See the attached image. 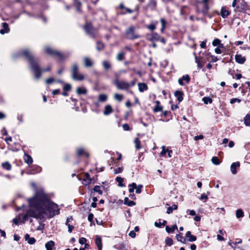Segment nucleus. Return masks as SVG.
Instances as JSON below:
<instances>
[{"label": "nucleus", "mask_w": 250, "mask_h": 250, "mask_svg": "<svg viewBox=\"0 0 250 250\" xmlns=\"http://www.w3.org/2000/svg\"><path fill=\"white\" fill-rule=\"evenodd\" d=\"M134 142L136 148L139 150L141 148V142L139 139L138 138H135Z\"/></svg>", "instance_id": "32"}, {"label": "nucleus", "mask_w": 250, "mask_h": 250, "mask_svg": "<svg viewBox=\"0 0 250 250\" xmlns=\"http://www.w3.org/2000/svg\"><path fill=\"white\" fill-rule=\"evenodd\" d=\"M147 28L150 30L151 31L154 30L156 27L155 25L153 24H151L147 26Z\"/></svg>", "instance_id": "60"}, {"label": "nucleus", "mask_w": 250, "mask_h": 250, "mask_svg": "<svg viewBox=\"0 0 250 250\" xmlns=\"http://www.w3.org/2000/svg\"><path fill=\"white\" fill-rule=\"evenodd\" d=\"M66 226H68V231L69 232V233H71L73 230V229H74V226L73 225H71L70 224H68V225H67Z\"/></svg>", "instance_id": "63"}, {"label": "nucleus", "mask_w": 250, "mask_h": 250, "mask_svg": "<svg viewBox=\"0 0 250 250\" xmlns=\"http://www.w3.org/2000/svg\"><path fill=\"white\" fill-rule=\"evenodd\" d=\"M208 197L207 195H206L205 193H203L201 194V197H200V199L201 200H205V201H204V202H206V201L208 200Z\"/></svg>", "instance_id": "58"}, {"label": "nucleus", "mask_w": 250, "mask_h": 250, "mask_svg": "<svg viewBox=\"0 0 250 250\" xmlns=\"http://www.w3.org/2000/svg\"><path fill=\"white\" fill-rule=\"evenodd\" d=\"M160 38L159 35L156 33H153L146 35V40L152 42L158 41Z\"/></svg>", "instance_id": "9"}, {"label": "nucleus", "mask_w": 250, "mask_h": 250, "mask_svg": "<svg viewBox=\"0 0 250 250\" xmlns=\"http://www.w3.org/2000/svg\"><path fill=\"white\" fill-rule=\"evenodd\" d=\"M211 162L215 165H219L220 164L219 158L216 156H214L212 158Z\"/></svg>", "instance_id": "38"}, {"label": "nucleus", "mask_w": 250, "mask_h": 250, "mask_svg": "<svg viewBox=\"0 0 250 250\" xmlns=\"http://www.w3.org/2000/svg\"><path fill=\"white\" fill-rule=\"evenodd\" d=\"M166 244L168 246H171L173 245V240L168 237H167L165 239Z\"/></svg>", "instance_id": "42"}, {"label": "nucleus", "mask_w": 250, "mask_h": 250, "mask_svg": "<svg viewBox=\"0 0 250 250\" xmlns=\"http://www.w3.org/2000/svg\"><path fill=\"white\" fill-rule=\"evenodd\" d=\"M244 216V212L241 209H238L236 211V216L237 218H242Z\"/></svg>", "instance_id": "31"}, {"label": "nucleus", "mask_w": 250, "mask_h": 250, "mask_svg": "<svg viewBox=\"0 0 250 250\" xmlns=\"http://www.w3.org/2000/svg\"><path fill=\"white\" fill-rule=\"evenodd\" d=\"M241 2V8L243 10H247L249 8L247 2H245L244 0H240Z\"/></svg>", "instance_id": "34"}, {"label": "nucleus", "mask_w": 250, "mask_h": 250, "mask_svg": "<svg viewBox=\"0 0 250 250\" xmlns=\"http://www.w3.org/2000/svg\"><path fill=\"white\" fill-rule=\"evenodd\" d=\"M17 119L19 121L20 123H22L23 122V115H18L17 116Z\"/></svg>", "instance_id": "62"}, {"label": "nucleus", "mask_w": 250, "mask_h": 250, "mask_svg": "<svg viewBox=\"0 0 250 250\" xmlns=\"http://www.w3.org/2000/svg\"><path fill=\"white\" fill-rule=\"evenodd\" d=\"M95 241L98 250H102L103 245L101 238L99 236H97Z\"/></svg>", "instance_id": "15"}, {"label": "nucleus", "mask_w": 250, "mask_h": 250, "mask_svg": "<svg viewBox=\"0 0 250 250\" xmlns=\"http://www.w3.org/2000/svg\"><path fill=\"white\" fill-rule=\"evenodd\" d=\"M193 54L194 56L195 62L197 64H198V63H201L202 62V59L201 58H198L195 52H193Z\"/></svg>", "instance_id": "47"}, {"label": "nucleus", "mask_w": 250, "mask_h": 250, "mask_svg": "<svg viewBox=\"0 0 250 250\" xmlns=\"http://www.w3.org/2000/svg\"><path fill=\"white\" fill-rule=\"evenodd\" d=\"M71 73L72 78L75 81H81L84 79V75L79 73V67L76 63L72 64Z\"/></svg>", "instance_id": "4"}, {"label": "nucleus", "mask_w": 250, "mask_h": 250, "mask_svg": "<svg viewBox=\"0 0 250 250\" xmlns=\"http://www.w3.org/2000/svg\"><path fill=\"white\" fill-rule=\"evenodd\" d=\"M31 207L36 209H29L23 216L25 221L29 217L39 218L42 214H45L49 218H52L60 213L58 205L51 201L48 196L43 191L37 192L34 196L28 200Z\"/></svg>", "instance_id": "1"}, {"label": "nucleus", "mask_w": 250, "mask_h": 250, "mask_svg": "<svg viewBox=\"0 0 250 250\" xmlns=\"http://www.w3.org/2000/svg\"><path fill=\"white\" fill-rule=\"evenodd\" d=\"M84 66L86 67H91L93 65V62L88 58L84 59Z\"/></svg>", "instance_id": "26"}, {"label": "nucleus", "mask_w": 250, "mask_h": 250, "mask_svg": "<svg viewBox=\"0 0 250 250\" xmlns=\"http://www.w3.org/2000/svg\"><path fill=\"white\" fill-rule=\"evenodd\" d=\"M160 102L159 101H156V105L155 106L154 109H153V111L154 112H159V111H161L163 109V107L162 106H159V104H160Z\"/></svg>", "instance_id": "24"}, {"label": "nucleus", "mask_w": 250, "mask_h": 250, "mask_svg": "<svg viewBox=\"0 0 250 250\" xmlns=\"http://www.w3.org/2000/svg\"><path fill=\"white\" fill-rule=\"evenodd\" d=\"M104 45L103 42H97L96 44V48L98 51H101L104 49Z\"/></svg>", "instance_id": "29"}, {"label": "nucleus", "mask_w": 250, "mask_h": 250, "mask_svg": "<svg viewBox=\"0 0 250 250\" xmlns=\"http://www.w3.org/2000/svg\"><path fill=\"white\" fill-rule=\"evenodd\" d=\"M2 166L3 168H4L7 170H10L11 169V165L8 162H5L2 163Z\"/></svg>", "instance_id": "35"}, {"label": "nucleus", "mask_w": 250, "mask_h": 250, "mask_svg": "<svg viewBox=\"0 0 250 250\" xmlns=\"http://www.w3.org/2000/svg\"><path fill=\"white\" fill-rule=\"evenodd\" d=\"M176 237L178 241H180L183 243H185L186 240V238L182 236V233H179V234H177Z\"/></svg>", "instance_id": "27"}, {"label": "nucleus", "mask_w": 250, "mask_h": 250, "mask_svg": "<svg viewBox=\"0 0 250 250\" xmlns=\"http://www.w3.org/2000/svg\"><path fill=\"white\" fill-rule=\"evenodd\" d=\"M76 93L78 95H85L87 93V89L84 87H78L76 89Z\"/></svg>", "instance_id": "16"}, {"label": "nucleus", "mask_w": 250, "mask_h": 250, "mask_svg": "<svg viewBox=\"0 0 250 250\" xmlns=\"http://www.w3.org/2000/svg\"><path fill=\"white\" fill-rule=\"evenodd\" d=\"M202 101L205 104H211L212 102V99L208 97H205L203 98Z\"/></svg>", "instance_id": "39"}, {"label": "nucleus", "mask_w": 250, "mask_h": 250, "mask_svg": "<svg viewBox=\"0 0 250 250\" xmlns=\"http://www.w3.org/2000/svg\"><path fill=\"white\" fill-rule=\"evenodd\" d=\"M123 128L125 131L130 130V128L127 124H124L123 125Z\"/></svg>", "instance_id": "53"}, {"label": "nucleus", "mask_w": 250, "mask_h": 250, "mask_svg": "<svg viewBox=\"0 0 250 250\" xmlns=\"http://www.w3.org/2000/svg\"><path fill=\"white\" fill-rule=\"evenodd\" d=\"M116 181L118 183V186L119 187H122L124 185L123 184V182L124 181V179L121 177H117L116 178Z\"/></svg>", "instance_id": "40"}, {"label": "nucleus", "mask_w": 250, "mask_h": 250, "mask_svg": "<svg viewBox=\"0 0 250 250\" xmlns=\"http://www.w3.org/2000/svg\"><path fill=\"white\" fill-rule=\"evenodd\" d=\"M2 28L0 30V33L1 34H4L5 33H8L10 31V29L8 26V23L6 22H3L2 23Z\"/></svg>", "instance_id": "11"}, {"label": "nucleus", "mask_w": 250, "mask_h": 250, "mask_svg": "<svg viewBox=\"0 0 250 250\" xmlns=\"http://www.w3.org/2000/svg\"><path fill=\"white\" fill-rule=\"evenodd\" d=\"M244 123L246 125H250V115L247 114L244 118Z\"/></svg>", "instance_id": "37"}, {"label": "nucleus", "mask_w": 250, "mask_h": 250, "mask_svg": "<svg viewBox=\"0 0 250 250\" xmlns=\"http://www.w3.org/2000/svg\"><path fill=\"white\" fill-rule=\"evenodd\" d=\"M209 9L208 4H204V6L202 10V13L204 15H206Z\"/></svg>", "instance_id": "33"}, {"label": "nucleus", "mask_w": 250, "mask_h": 250, "mask_svg": "<svg viewBox=\"0 0 250 250\" xmlns=\"http://www.w3.org/2000/svg\"><path fill=\"white\" fill-rule=\"evenodd\" d=\"M177 229L178 227L176 224L174 225L172 227L167 226L166 227V230L167 233L173 232L175 229Z\"/></svg>", "instance_id": "22"}, {"label": "nucleus", "mask_w": 250, "mask_h": 250, "mask_svg": "<svg viewBox=\"0 0 250 250\" xmlns=\"http://www.w3.org/2000/svg\"><path fill=\"white\" fill-rule=\"evenodd\" d=\"M71 85L69 83H66L64 84L63 87V90L64 91H69L71 90Z\"/></svg>", "instance_id": "44"}, {"label": "nucleus", "mask_w": 250, "mask_h": 250, "mask_svg": "<svg viewBox=\"0 0 250 250\" xmlns=\"http://www.w3.org/2000/svg\"><path fill=\"white\" fill-rule=\"evenodd\" d=\"M241 102V100L238 98H233L230 100V103L231 104H233L236 102L240 103Z\"/></svg>", "instance_id": "55"}, {"label": "nucleus", "mask_w": 250, "mask_h": 250, "mask_svg": "<svg viewBox=\"0 0 250 250\" xmlns=\"http://www.w3.org/2000/svg\"><path fill=\"white\" fill-rule=\"evenodd\" d=\"M128 235L131 238H134L136 236V233L134 232V231H133V230H132V231H130V232L129 233Z\"/></svg>", "instance_id": "64"}, {"label": "nucleus", "mask_w": 250, "mask_h": 250, "mask_svg": "<svg viewBox=\"0 0 250 250\" xmlns=\"http://www.w3.org/2000/svg\"><path fill=\"white\" fill-rule=\"evenodd\" d=\"M79 242L81 245L84 244L86 242V239L84 237H81L79 239Z\"/></svg>", "instance_id": "57"}, {"label": "nucleus", "mask_w": 250, "mask_h": 250, "mask_svg": "<svg viewBox=\"0 0 250 250\" xmlns=\"http://www.w3.org/2000/svg\"><path fill=\"white\" fill-rule=\"evenodd\" d=\"M143 188V186L142 185H139L138 187L137 186L136 189V193L139 194L142 192V188Z\"/></svg>", "instance_id": "50"}, {"label": "nucleus", "mask_w": 250, "mask_h": 250, "mask_svg": "<svg viewBox=\"0 0 250 250\" xmlns=\"http://www.w3.org/2000/svg\"><path fill=\"white\" fill-rule=\"evenodd\" d=\"M93 217H94V215L92 213H90L88 214V220L91 222V223H92L93 221Z\"/></svg>", "instance_id": "59"}, {"label": "nucleus", "mask_w": 250, "mask_h": 250, "mask_svg": "<svg viewBox=\"0 0 250 250\" xmlns=\"http://www.w3.org/2000/svg\"><path fill=\"white\" fill-rule=\"evenodd\" d=\"M77 153L78 156H81L83 154L84 150L83 148H78L77 149Z\"/></svg>", "instance_id": "56"}, {"label": "nucleus", "mask_w": 250, "mask_h": 250, "mask_svg": "<svg viewBox=\"0 0 250 250\" xmlns=\"http://www.w3.org/2000/svg\"><path fill=\"white\" fill-rule=\"evenodd\" d=\"M125 55V53L124 52H120L117 54L116 59L119 61H122L124 59Z\"/></svg>", "instance_id": "30"}, {"label": "nucleus", "mask_w": 250, "mask_h": 250, "mask_svg": "<svg viewBox=\"0 0 250 250\" xmlns=\"http://www.w3.org/2000/svg\"><path fill=\"white\" fill-rule=\"evenodd\" d=\"M204 138V136L202 135L195 136L194 138V140L198 141L199 140L203 139Z\"/></svg>", "instance_id": "61"}, {"label": "nucleus", "mask_w": 250, "mask_h": 250, "mask_svg": "<svg viewBox=\"0 0 250 250\" xmlns=\"http://www.w3.org/2000/svg\"><path fill=\"white\" fill-rule=\"evenodd\" d=\"M124 204L129 207H131L136 205V203L134 201L129 200L127 197H125V198Z\"/></svg>", "instance_id": "25"}, {"label": "nucleus", "mask_w": 250, "mask_h": 250, "mask_svg": "<svg viewBox=\"0 0 250 250\" xmlns=\"http://www.w3.org/2000/svg\"><path fill=\"white\" fill-rule=\"evenodd\" d=\"M54 246L55 242L53 241L50 240L45 244V247L46 250H53V248Z\"/></svg>", "instance_id": "21"}, {"label": "nucleus", "mask_w": 250, "mask_h": 250, "mask_svg": "<svg viewBox=\"0 0 250 250\" xmlns=\"http://www.w3.org/2000/svg\"><path fill=\"white\" fill-rule=\"evenodd\" d=\"M19 55H23L28 61L31 69L34 73V78L36 80L40 79L42 72H48L51 69V66L42 70L38 63L34 60L33 54L28 49H24L19 52Z\"/></svg>", "instance_id": "2"}, {"label": "nucleus", "mask_w": 250, "mask_h": 250, "mask_svg": "<svg viewBox=\"0 0 250 250\" xmlns=\"http://www.w3.org/2000/svg\"><path fill=\"white\" fill-rule=\"evenodd\" d=\"M25 241L30 245H33L36 242V239L34 237H30L29 234H26L24 236Z\"/></svg>", "instance_id": "14"}, {"label": "nucleus", "mask_w": 250, "mask_h": 250, "mask_svg": "<svg viewBox=\"0 0 250 250\" xmlns=\"http://www.w3.org/2000/svg\"><path fill=\"white\" fill-rule=\"evenodd\" d=\"M221 16L223 18H226L230 14L229 10H227L225 7H223L221 10Z\"/></svg>", "instance_id": "17"}, {"label": "nucleus", "mask_w": 250, "mask_h": 250, "mask_svg": "<svg viewBox=\"0 0 250 250\" xmlns=\"http://www.w3.org/2000/svg\"><path fill=\"white\" fill-rule=\"evenodd\" d=\"M83 29L90 37L94 38L97 36V30L93 27L90 23H86L83 26Z\"/></svg>", "instance_id": "6"}, {"label": "nucleus", "mask_w": 250, "mask_h": 250, "mask_svg": "<svg viewBox=\"0 0 250 250\" xmlns=\"http://www.w3.org/2000/svg\"><path fill=\"white\" fill-rule=\"evenodd\" d=\"M190 77L188 75H183L178 80V83L180 85H185L190 81Z\"/></svg>", "instance_id": "8"}, {"label": "nucleus", "mask_w": 250, "mask_h": 250, "mask_svg": "<svg viewBox=\"0 0 250 250\" xmlns=\"http://www.w3.org/2000/svg\"><path fill=\"white\" fill-rule=\"evenodd\" d=\"M107 96L105 94H100L98 98V100L100 102H104L107 100Z\"/></svg>", "instance_id": "28"}, {"label": "nucleus", "mask_w": 250, "mask_h": 250, "mask_svg": "<svg viewBox=\"0 0 250 250\" xmlns=\"http://www.w3.org/2000/svg\"><path fill=\"white\" fill-rule=\"evenodd\" d=\"M114 84L117 86L119 89H127L130 87V83L124 81H119L118 80L115 79Z\"/></svg>", "instance_id": "7"}, {"label": "nucleus", "mask_w": 250, "mask_h": 250, "mask_svg": "<svg viewBox=\"0 0 250 250\" xmlns=\"http://www.w3.org/2000/svg\"><path fill=\"white\" fill-rule=\"evenodd\" d=\"M162 150L161 152L160 153V156H164L166 154V153L167 152V149H166L165 146H162Z\"/></svg>", "instance_id": "49"}, {"label": "nucleus", "mask_w": 250, "mask_h": 250, "mask_svg": "<svg viewBox=\"0 0 250 250\" xmlns=\"http://www.w3.org/2000/svg\"><path fill=\"white\" fill-rule=\"evenodd\" d=\"M103 65L104 68L105 70H108L111 66V65L110 63L109 62L107 61H103Z\"/></svg>", "instance_id": "36"}, {"label": "nucleus", "mask_w": 250, "mask_h": 250, "mask_svg": "<svg viewBox=\"0 0 250 250\" xmlns=\"http://www.w3.org/2000/svg\"><path fill=\"white\" fill-rule=\"evenodd\" d=\"M45 51L47 54L51 56H57L60 61L68 59L70 54V53L68 52L62 54L57 50L52 49L49 46H47L45 48Z\"/></svg>", "instance_id": "3"}, {"label": "nucleus", "mask_w": 250, "mask_h": 250, "mask_svg": "<svg viewBox=\"0 0 250 250\" xmlns=\"http://www.w3.org/2000/svg\"><path fill=\"white\" fill-rule=\"evenodd\" d=\"M160 21L162 24L161 31H163L166 28V21L163 18L161 19Z\"/></svg>", "instance_id": "48"}, {"label": "nucleus", "mask_w": 250, "mask_h": 250, "mask_svg": "<svg viewBox=\"0 0 250 250\" xmlns=\"http://www.w3.org/2000/svg\"><path fill=\"white\" fill-rule=\"evenodd\" d=\"M167 224V221L164 220L162 223L155 222L154 225L156 227L161 228L162 226H165Z\"/></svg>", "instance_id": "46"}, {"label": "nucleus", "mask_w": 250, "mask_h": 250, "mask_svg": "<svg viewBox=\"0 0 250 250\" xmlns=\"http://www.w3.org/2000/svg\"><path fill=\"white\" fill-rule=\"evenodd\" d=\"M93 190L95 192H98L100 195H102L103 193V191L101 190V187L99 186H95L93 188Z\"/></svg>", "instance_id": "43"}, {"label": "nucleus", "mask_w": 250, "mask_h": 250, "mask_svg": "<svg viewBox=\"0 0 250 250\" xmlns=\"http://www.w3.org/2000/svg\"><path fill=\"white\" fill-rule=\"evenodd\" d=\"M114 98L116 100H117V101H118L119 102H121L122 101V100L123 99V96L121 94H119L116 93L114 95Z\"/></svg>", "instance_id": "45"}, {"label": "nucleus", "mask_w": 250, "mask_h": 250, "mask_svg": "<svg viewBox=\"0 0 250 250\" xmlns=\"http://www.w3.org/2000/svg\"><path fill=\"white\" fill-rule=\"evenodd\" d=\"M184 93L182 91L177 90L174 92V96L176 97L179 102H181L183 100Z\"/></svg>", "instance_id": "13"}, {"label": "nucleus", "mask_w": 250, "mask_h": 250, "mask_svg": "<svg viewBox=\"0 0 250 250\" xmlns=\"http://www.w3.org/2000/svg\"><path fill=\"white\" fill-rule=\"evenodd\" d=\"M24 160L25 163L30 165L33 163V159L32 157L28 154L25 153L24 155Z\"/></svg>", "instance_id": "20"}, {"label": "nucleus", "mask_w": 250, "mask_h": 250, "mask_svg": "<svg viewBox=\"0 0 250 250\" xmlns=\"http://www.w3.org/2000/svg\"><path fill=\"white\" fill-rule=\"evenodd\" d=\"M235 60L239 64H243L246 61V58L240 54H236L235 56Z\"/></svg>", "instance_id": "12"}, {"label": "nucleus", "mask_w": 250, "mask_h": 250, "mask_svg": "<svg viewBox=\"0 0 250 250\" xmlns=\"http://www.w3.org/2000/svg\"><path fill=\"white\" fill-rule=\"evenodd\" d=\"M126 38L131 40H134L136 39L140 38L141 36L137 34L135 31V27L133 26H130L125 31Z\"/></svg>", "instance_id": "5"}, {"label": "nucleus", "mask_w": 250, "mask_h": 250, "mask_svg": "<svg viewBox=\"0 0 250 250\" xmlns=\"http://www.w3.org/2000/svg\"><path fill=\"white\" fill-rule=\"evenodd\" d=\"M139 90L140 92H143L148 89L147 85L145 83H138Z\"/></svg>", "instance_id": "19"}, {"label": "nucleus", "mask_w": 250, "mask_h": 250, "mask_svg": "<svg viewBox=\"0 0 250 250\" xmlns=\"http://www.w3.org/2000/svg\"><path fill=\"white\" fill-rule=\"evenodd\" d=\"M240 166L239 162H234L231 164L230 166V171L232 174L234 175L237 173V168H239Z\"/></svg>", "instance_id": "10"}, {"label": "nucleus", "mask_w": 250, "mask_h": 250, "mask_svg": "<svg viewBox=\"0 0 250 250\" xmlns=\"http://www.w3.org/2000/svg\"><path fill=\"white\" fill-rule=\"evenodd\" d=\"M113 112V109L110 105H106L104 107V115H108L111 114Z\"/></svg>", "instance_id": "18"}, {"label": "nucleus", "mask_w": 250, "mask_h": 250, "mask_svg": "<svg viewBox=\"0 0 250 250\" xmlns=\"http://www.w3.org/2000/svg\"><path fill=\"white\" fill-rule=\"evenodd\" d=\"M129 187H130L129 189V192L130 193H131L134 192V189L136 188L137 185L135 183H132L131 184L129 185Z\"/></svg>", "instance_id": "41"}, {"label": "nucleus", "mask_w": 250, "mask_h": 250, "mask_svg": "<svg viewBox=\"0 0 250 250\" xmlns=\"http://www.w3.org/2000/svg\"><path fill=\"white\" fill-rule=\"evenodd\" d=\"M55 82V80L53 78H50L46 80L45 83L46 84H50L52 83L53 82Z\"/></svg>", "instance_id": "51"}, {"label": "nucleus", "mask_w": 250, "mask_h": 250, "mask_svg": "<svg viewBox=\"0 0 250 250\" xmlns=\"http://www.w3.org/2000/svg\"><path fill=\"white\" fill-rule=\"evenodd\" d=\"M123 170V169L121 167H118L114 169V173L115 174H118L120 173H121Z\"/></svg>", "instance_id": "54"}, {"label": "nucleus", "mask_w": 250, "mask_h": 250, "mask_svg": "<svg viewBox=\"0 0 250 250\" xmlns=\"http://www.w3.org/2000/svg\"><path fill=\"white\" fill-rule=\"evenodd\" d=\"M188 238V240L189 242H193V241H196L197 239L195 235H193L192 234Z\"/></svg>", "instance_id": "52"}, {"label": "nucleus", "mask_w": 250, "mask_h": 250, "mask_svg": "<svg viewBox=\"0 0 250 250\" xmlns=\"http://www.w3.org/2000/svg\"><path fill=\"white\" fill-rule=\"evenodd\" d=\"M212 45L216 46L218 45L219 47L223 48V44L221 43V41L218 39H215L212 42Z\"/></svg>", "instance_id": "23"}]
</instances>
